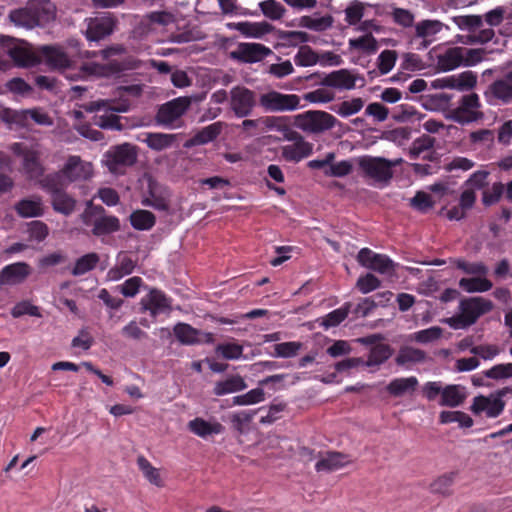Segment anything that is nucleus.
Instances as JSON below:
<instances>
[{
  "label": "nucleus",
  "mask_w": 512,
  "mask_h": 512,
  "mask_svg": "<svg viewBox=\"0 0 512 512\" xmlns=\"http://www.w3.org/2000/svg\"><path fill=\"white\" fill-rule=\"evenodd\" d=\"M466 399L465 388L460 385H448L443 388L440 400L441 406L457 407Z\"/></svg>",
  "instance_id": "nucleus-36"
},
{
  "label": "nucleus",
  "mask_w": 512,
  "mask_h": 512,
  "mask_svg": "<svg viewBox=\"0 0 512 512\" xmlns=\"http://www.w3.org/2000/svg\"><path fill=\"white\" fill-rule=\"evenodd\" d=\"M235 28L245 37L261 38L270 32V25L266 22H239Z\"/></svg>",
  "instance_id": "nucleus-39"
},
{
  "label": "nucleus",
  "mask_w": 512,
  "mask_h": 512,
  "mask_svg": "<svg viewBox=\"0 0 512 512\" xmlns=\"http://www.w3.org/2000/svg\"><path fill=\"white\" fill-rule=\"evenodd\" d=\"M64 185L52 182V178H43L41 187L51 195L53 209L65 216L72 214L76 207V200L62 190Z\"/></svg>",
  "instance_id": "nucleus-11"
},
{
  "label": "nucleus",
  "mask_w": 512,
  "mask_h": 512,
  "mask_svg": "<svg viewBox=\"0 0 512 512\" xmlns=\"http://www.w3.org/2000/svg\"><path fill=\"white\" fill-rule=\"evenodd\" d=\"M224 127L225 123L221 121L203 127L185 143V147L189 148L212 142L222 133Z\"/></svg>",
  "instance_id": "nucleus-28"
},
{
  "label": "nucleus",
  "mask_w": 512,
  "mask_h": 512,
  "mask_svg": "<svg viewBox=\"0 0 512 512\" xmlns=\"http://www.w3.org/2000/svg\"><path fill=\"white\" fill-rule=\"evenodd\" d=\"M136 159L135 146L128 143L112 147L105 153V164L113 174H123L125 168L132 166Z\"/></svg>",
  "instance_id": "nucleus-8"
},
{
  "label": "nucleus",
  "mask_w": 512,
  "mask_h": 512,
  "mask_svg": "<svg viewBox=\"0 0 512 512\" xmlns=\"http://www.w3.org/2000/svg\"><path fill=\"white\" fill-rule=\"evenodd\" d=\"M247 387L244 379L241 376H233L224 381L217 382L214 386L213 392L217 396L242 391Z\"/></svg>",
  "instance_id": "nucleus-40"
},
{
  "label": "nucleus",
  "mask_w": 512,
  "mask_h": 512,
  "mask_svg": "<svg viewBox=\"0 0 512 512\" xmlns=\"http://www.w3.org/2000/svg\"><path fill=\"white\" fill-rule=\"evenodd\" d=\"M130 222L136 230H149L156 222L154 214L148 210H136L130 215Z\"/></svg>",
  "instance_id": "nucleus-44"
},
{
  "label": "nucleus",
  "mask_w": 512,
  "mask_h": 512,
  "mask_svg": "<svg viewBox=\"0 0 512 512\" xmlns=\"http://www.w3.org/2000/svg\"><path fill=\"white\" fill-rule=\"evenodd\" d=\"M99 260L100 258L97 253L92 252L85 254L76 260L71 272L74 276L84 275L87 272L93 270L96 267Z\"/></svg>",
  "instance_id": "nucleus-45"
},
{
  "label": "nucleus",
  "mask_w": 512,
  "mask_h": 512,
  "mask_svg": "<svg viewBox=\"0 0 512 512\" xmlns=\"http://www.w3.org/2000/svg\"><path fill=\"white\" fill-rule=\"evenodd\" d=\"M272 54V50L260 43H240L230 53L232 59L243 63H255Z\"/></svg>",
  "instance_id": "nucleus-19"
},
{
  "label": "nucleus",
  "mask_w": 512,
  "mask_h": 512,
  "mask_svg": "<svg viewBox=\"0 0 512 512\" xmlns=\"http://www.w3.org/2000/svg\"><path fill=\"white\" fill-rule=\"evenodd\" d=\"M483 375L493 380L512 378V363L497 364L483 372Z\"/></svg>",
  "instance_id": "nucleus-63"
},
{
  "label": "nucleus",
  "mask_w": 512,
  "mask_h": 512,
  "mask_svg": "<svg viewBox=\"0 0 512 512\" xmlns=\"http://www.w3.org/2000/svg\"><path fill=\"white\" fill-rule=\"evenodd\" d=\"M45 62L52 68L64 70L66 77L73 79L69 72L71 60L61 47L58 46H43L40 49Z\"/></svg>",
  "instance_id": "nucleus-23"
},
{
  "label": "nucleus",
  "mask_w": 512,
  "mask_h": 512,
  "mask_svg": "<svg viewBox=\"0 0 512 512\" xmlns=\"http://www.w3.org/2000/svg\"><path fill=\"white\" fill-rule=\"evenodd\" d=\"M434 142H435V140L428 135H423V136L415 139L412 142V145L409 149L410 157L412 159H417L420 156V154L431 149L434 145Z\"/></svg>",
  "instance_id": "nucleus-62"
},
{
  "label": "nucleus",
  "mask_w": 512,
  "mask_h": 512,
  "mask_svg": "<svg viewBox=\"0 0 512 512\" xmlns=\"http://www.w3.org/2000/svg\"><path fill=\"white\" fill-rule=\"evenodd\" d=\"M426 359V354L424 351L410 347L405 346L400 348L396 358L395 362L397 365L403 366L406 364H415V363H421L424 362Z\"/></svg>",
  "instance_id": "nucleus-41"
},
{
  "label": "nucleus",
  "mask_w": 512,
  "mask_h": 512,
  "mask_svg": "<svg viewBox=\"0 0 512 512\" xmlns=\"http://www.w3.org/2000/svg\"><path fill=\"white\" fill-rule=\"evenodd\" d=\"M259 104L267 112L294 111L300 106V98L295 94H283L272 90L260 95Z\"/></svg>",
  "instance_id": "nucleus-10"
},
{
  "label": "nucleus",
  "mask_w": 512,
  "mask_h": 512,
  "mask_svg": "<svg viewBox=\"0 0 512 512\" xmlns=\"http://www.w3.org/2000/svg\"><path fill=\"white\" fill-rule=\"evenodd\" d=\"M455 480V473L450 472L439 476L431 483L433 493L448 495Z\"/></svg>",
  "instance_id": "nucleus-58"
},
{
  "label": "nucleus",
  "mask_w": 512,
  "mask_h": 512,
  "mask_svg": "<svg viewBox=\"0 0 512 512\" xmlns=\"http://www.w3.org/2000/svg\"><path fill=\"white\" fill-rule=\"evenodd\" d=\"M393 354V349L384 343L376 344L371 347L367 360L365 361L366 367H379L386 362Z\"/></svg>",
  "instance_id": "nucleus-37"
},
{
  "label": "nucleus",
  "mask_w": 512,
  "mask_h": 512,
  "mask_svg": "<svg viewBox=\"0 0 512 512\" xmlns=\"http://www.w3.org/2000/svg\"><path fill=\"white\" fill-rule=\"evenodd\" d=\"M120 229V222L116 216L106 215L102 212L92 233L95 236L111 234Z\"/></svg>",
  "instance_id": "nucleus-42"
},
{
  "label": "nucleus",
  "mask_w": 512,
  "mask_h": 512,
  "mask_svg": "<svg viewBox=\"0 0 512 512\" xmlns=\"http://www.w3.org/2000/svg\"><path fill=\"white\" fill-rule=\"evenodd\" d=\"M145 180L147 188L141 201L142 205L159 211H167L170 206L169 190L150 176L146 177Z\"/></svg>",
  "instance_id": "nucleus-15"
},
{
  "label": "nucleus",
  "mask_w": 512,
  "mask_h": 512,
  "mask_svg": "<svg viewBox=\"0 0 512 512\" xmlns=\"http://www.w3.org/2000/svg\"><path fill=\"white\" fill-rule=\"evenodd\" d=\"M504 193V185L495 182L490 187H485L482 192V203L484 206H492L498 203Z\"/></svg>",
  "instance_id": "nucleus-56"
},
{
  "label": "nucleus",
  "mask_w": 512,
  "mask_h": 512,
  "mask_svg": "<svg viewBox=\"0 0 512 512\" xmlns=\"http://www.w3.org/2000/svg\"><path fill=\"white\" fill-rule=\"evenodd\" d=\"M215 351L226 360H238L242 358L244 348L240 344L227 342L218 344Z\"/></svg>",
  "instance_id": "nucleus-53"
},
{
  "label": "nucleus",
  "mask_w": 512,
  "mask_h": 512,
  "mask_svg": "<svg viewBox=\"0 0 512 512\" xmlns=\"http://www.w3.org/2000/svg\"><path fill=\"white\" fill-rule=\"evenodd\" d=\"M191 98L187 96L177 97L161 105L156 120L164 126H172L179 120L191 106Z\"/></svg>",
  "instance_id": "nucleus-16"
},
{
  "label": "nucleus",
  "mask_w": 512,
  "mask_h": 512,
  "mask_svg": "<svg viewBox=\"0 0 512 512\" xmlns=\"http://www.w3.org/2000/svg\"><path fill=\"white\" fill-rule=\"evenodd\" d=\"M338 123L332 114L320 110H310L295 116V126L309 134L324 133Z\"/></svg>",
  "instance_id": "nucleus-6"
},
{
  "label": "nucleus",
  "mask_w": 512,
  "mask_h": 512,
  "mask_svg": "<svg viewBox=\"0 0 512 512\" xmlns=\"http://www.w3.org/2000/svg\"><path fill=\"white\" fill-rule=\"evenodd\" d=\"M120 71L119 67H115L114 64H110L109 66L101 65L97 63H86L81 66L80 73L81 77L86 76H107L110 72H118Z\"/></svg>",
  "instance_id": "nucleus-48"
},
{
  "label": "nucleus",
  "mask_w": 512,
  "mask_h": 512,
  "mask_svg": "<svg viewBox=\"0 0 512 512\" xmlns=\"http://www.w3.org/2000/svg\"><path fill=\"white\" fill-rule=\"evenodd\" d=\"M85 36L89 41H99L111 35L117 25V19L110 13H103L85 19Z\"/></svg>",
  "instance_id": "nucleus-13"
},
{
  "label": "nucleus",
  "mask_w": 512,
  "mask_h": 512,
  "mask_svg": "<svg viewBox=\"0 0 512 512\" xmlns=\"http://www.w3.org/2000/svg\"><path fill=\"white\" fill-rule=\"evenodd\" d=\"M31 268L25 262H17L5 266L0 271V285H17L26 280Z\"/></svg>",
  "instance_id": "nucleus-25"
},
{
  "label": "nucleus",
  "mask_w": 512,
  "mask_h": 512,
  "mask_svg": "<svg viewBox=\"0 0 512 512\" xmlns=\"http://www.w3.org/2000/svg\"><path fill=\"white\" fill-rule=\"evenodd\" d=\"M173 331L178 341L184 345H194L203 342L212 343L214 341L212 333H203L186 323L176 324Z\"/></svg>",
  "instance_id": "nucleus-22"
},
{
  "label": "nucleus",
  "mask_w": 512,
  "mask_h": 512,
  "mask_svg": "<svg viewBox=\"0 0 512 512\" xmlns=\"http://www.w3.org/2000/svg\"><path fill=\"white\" fill-rule=\"evenodd\" d=\"M137 464L139 469L142 471L144 477L153 485L157 487L163 486V481L160 476V472L157 468L143 456L138 457Z\"/></svg>",
  "instance_id": "nucleus-47"
},
{
  "label": "nucleus",
  "mask_w": 512,
  "mask_h": 512,
  "mask_svg": "<svg viewBox=\"0 0 512 512\" xmlns=\"http://www.w3.org/2000/svg\"><path fill=\"white\" fill-rule=\"evenodd\" d=\"M482 60V52L478 49L450 47L436 56V66L440 71H452L460 66H472Z\"/></svg>",
  "instance_id": "nucleus-3"
},
{
  "label": "nucleus",
  "mask_w": 512,
  "mask_h": 512,
  "mask_svg": "<svg viewBox=\"0 0 512 512\" xmlns=\"http://www.w3.org/2000/svg\"><path fill=\"white\" fill-rule=\"evenodd\" d=\"M256 414V410L253 411H240L231 415V422L235 430L243 434L249 430V424Z\"/></svg>",
  "instance_id": "nucleus-57"
},
{
  "label": "nucleus",
  "mask_w": 512,
  "mask_h": 512,
  "mask_svg": "<svg viewBox=\"0 0 512 512\" xmlns=\"http://www.w3.org/2000/svg\"><path fill=\"white\" fill-rule=\"evenodd\" d=\"M143 286V280L141 277L133 276L129 279H127L124 283L117 286V290L127 298H133L135 297L139 291L140 288Z\"/></svg>",
  "instance_id": "nucleus-61"
},
{
  "label": "nucleus",
  "mask_w": 512,
  "mask_h": 512,
  "mask_svg": "<svg viewBox=\"0 0 512 512\" xmlns=\"http://www.w3.org/2000/svg\"><path fill=\"white\" fill-rule=\"evenodd\" d=\"M319 61V55L314 52L311 47L301 46L294 56V62L300 67H309L316 65Z\"/></svg>",
  "instance_id": "nucleus-52"
},
{
  "label": "nucleus",
  "mask_w": 512,
  "mask_h": 512,
  "mask_svg": "<svg viewBox=\"0 0 512 512\" xmlns=\"http://www.w3.org/2000/svg\"><path fill=\"white\" fill-rule=\"evenodd\" d=\"M365 105V101L360 98H352L335 105L332 110L340 117L347 118L360 112Z\"/></svg>",
  "instance_id": "nucleus-43"
},
{
  "label": "nucleus",
  "mask_w": 512,
  "mask_h": 512,
  "mask_svg": "<svg viewBox=\"0 0 512 512\" xmlns=\"http://www.w3.org/2000/svg\"><path fill=\"white\" fill-rule=\"evenodd\" d=\"M265 400V392L262 388H254L245 394L235 396L233 398V404L244 406L257 404Z\"/></svg>",
  "instance_id": "nucleus-55"
},
{
  "label": "nucleus",
  "mask_w": 512,
  "mask_h": 512,
  "mask_svg": "<svg viewBox=\"0 0 512 512\" xmlns=\"http://www.w3.org/2000/svg\"><path fill=\"white\" fill-rule=\"evenodd\" d=\"M476 83L477 76L472 71H464L459 74L434 79L431 82V86L434 89H454L463 92L473 89Z\"/></svg>",
  "instance_id": "nucleus-18"
},
{
  "label": "nucleus",
  "mask_w": 512,
  "mask_h": 512,
  "mask_svg": "<svg viewBox=\"0 0 512 512\" xmlns=\"http://www.w3.org/2000/svg\"><path fill=\"white\" fill-rule=\"evenodd\" d=\"M23 114V127L29 125V120L42 126H50L53 124L51 117L41 108L26 109L23 110Z\"/></svg>",
  "instance_id": "nucleus-49"
},
{
  "label": "nucleus",
  "mask_w": 512,
  "mask_h": 512,
  "mask_svg": "<svg viewBox=\"0 0 512 512\" xmlns=\"http://www.w3.org/2000/svg\"><path fill=\"white\" fill-rule=\"evenodd\" d=\"M14 209L21 218L41 217L45 212L43 200L38 195H32L19 200L14 205Z\"/></svg>",
  "instance_id": "nucleus-27"
},
{
  "label": "nucleus",
  "mask_w": 512,
  "mask_h": 512,
  "mask_svg": "<svg viewBox=\"0 0 512 512\" xmlns=\"http://www.w3.org/2000/svg\"><path fill=\"white\" fill-rule=\"evenodd\" d=\"M301 348L302 343L297 341L279 343L274 346V356L291 358L296 356Z\"/></svg>",
  "instance_id": "nucleus-64"
},
{
  "label": "nucleus",
  "mask_w": 512,
  "mask_h": 512,
  "mask_svg": "<svg viewBox=\"0 0 512 512\" xmlns=\"http://www.w3.org/2000/svg\"><path fill=\"white\" fill-rule=\"evenodd\" d=\"M188 429L201 438H207L211 435H217L223 432V425L217 420H205L197 417L188 422Z\"/></svg>",
  "instance_id": "nucleus-30"
},
{
  "label": "nucleus",
  "mask_w": 512,
  "mask_h": 512,
  "mask_svg": "<svg viewBox=\"0 0 512 512\" xmlns=\"http://www.w3.org/2000/svg\"><path fill=\"white\" fill-rule=\"evenodd\" d=\"M418 379L415 376L395 378L387 385V392L394 397H401L412 393L418 386Z\"/></svg>",
  "instance_id": "nucleus-35"
},
{
  "label": "nucleus",
  "mask_w": 512,
  "mask_h": 512,
  "mask_svg": "<svg viewBox=\"0 0 512 512\" xmlns=\"http://www.w3.org/2000/svg\"><path fill=\"white\" fill-rule=\"evenodd\" d=\"M135 261L126 253H119L115 265L106 274V281L115 282L130 275L135 269Z\"/></svg>",
  "instance_id": "nucleus-29"
},
{
  "label": "nucleus",
  "mask_w": 512,
  "mask_h": 512,
  "mask_svg": "<svg viewBox=\"0 0 512 512\" xmlns=\"http://www.w3.org/2000/svg\"><path fill=\"white\" fill-rule=\"evenodd\" d=\"M350 306V303H346L342 307L331 311L322 319L321 325L326 329L339 325L347 318Z\"/></svg>",
  "instance_id": "nucleus-51"
},
{
  "label": "nucleus",
  "mask_w": 512,
  "mask_h": 512,
  "mask_svg": "<svg viewBox=\"0 0 512 512\" xmlns=\"http://www.w3.org/2000/svg\"><path fill=\"white\" fill-rule=\"evenodd\" d=\"M352 462L353 461L349 455L341 452L330 451L321 456L315 464V469L317 472L330 473L342 469Z\"/></svg>",
  "instance_id": "nucleus-24"
},
{
  "label": "nucleus",
  "mask_w": 512,
  "mask_h": 512,
  "mask_svg": "<svg viewBox=\"0 0 512 512\" xmlns=\"http://www.w3.org/2000/svg\"><path fill=\"white\" fill-rule=\"evenodd\" d=\"M481 103L476 93L462 96L457 107L447 113V118L461 125L476 122L483 118Z\"/></svg>",
  "instance_id": "nucleus-7"
},
{
  "label": "nucleus",
  "mask_w": 512,
  "mask_h": 512,
  "mask_svg": "<svg viewBox=\"0 0 512 512\" xmlns=\"http://www.w3.org/2000/svg\"><path fill=\"white\" fill-rule=\"evenodd\" d=\"M9 55L18 67L28 68L40 63V58L36 53L26 46H16L10 49Z\"/></svg>",
  "instance_id": "nucleus-33"
},
{
  "label": "nucleus",
  "mask_w": 512,
  "mask_h": 512,
  "mask_svg": "<svg viewBox=\"0 0 512 512\" xmlns=\"http://www.w3.org/2000/svg\"><path fill=\"white\" fill-rule=\"evenodd\" d=\"M489 175L490 172L487 170H477L464 182V187L471 188L474 192L476 190H484L488 184L487 179Z\"/></svg>",
  "instance_id": "nucleus-59"
},
{
  "label": "nucleus",
  "mask_w": 512,
  "mask_h": 512,
  "mask_svg": "<svg viewBox=\"0 0 512 512\" xmlns=\"http://www.w3.org/2000/svg\"><path fill=\"white\" fill-rule=\"evenodd\" d=\"M54 18V6L47 0H33L26 6L13 9L8 19L16 27L33 29Z\"/></svg>",
  "instance_id": "nucleus-1"
},
{
  "label": "nucleus",
  "mask_w": 512,
  "mask_h": 512,
  "mask_svg": "<svg viewBox=\"0 0 512 512\" xmlns=\"http://www.w3.org/2000/svg\"><path fill=\"white\" fill-rule=\"evenodd\" d=\"M451 263H453L458 269L462 270L464 273L469 275L477 276H486L489 269L487 265L483 262H467L462 258L451 259Z\"/></svg>",
  "instance_id": "nucleus-46"
},
{
  "label": "nucleus",
  "mask_w": 512,
  "mask_h": 512,
  "mask_svg": "<svg viewBox=\"0 0 512 512\" xmlns=\"http://www.w3.org/2000/svg\"><path fill=\"white\" fill-rule=\"evenodd\" d=\"M259 7L262 13L271 20L281 19L286 9L284 6L276 0H265L259 3Z\"/></svg>",
  "instance_id": "nucleus-54"
},
{
  "label": "nucleus",
  "mask_w": 512,
  "mask_h": 512,
  "mask_svg": "<svg viewBox=\"0 0 512 512\" xmlns=\"http://www.w3.org/2000/svg\"><path fill=\"white\" fill-rule=\"evenodd\" d=\"M10 150L21 158L23 173L31 180L39 179L44 174L41 162L42 150L38 144L13 143Z\"/></svg>",
  "instance_id": "nucleus-5"
},
{
  "label": "nucleus",
  "mask_w": 512,
  "mask_h": 512,
  "mask_svg": "<svg viewBox=\"0 0 512 512\" xmlns=\"http://www.w3.org/2000/svg\"><path fill=\"white\" fill-rule=\"evenodd\" d=\"M493 303L489 299L477 296L462 299L458 305V313L446 320L453 329H465L477 320L492 311Z\"/></svg>",
  "instance_id": "nucleus-2"
},
{
  "label": "nucleus",
  "mask_w": 512,
  "mask_h": 512,
  "mask_svg": "<svg viewBox=\"0 0 512 512\" xmlns=\"http://www.w3.org/2000/svg\"><path fill=\"white\" fill-rule=\"evenodd\" d=\"M142 311H148L155 318L159 314L171 311V300L160 290L151 289L147 295L141 298Z\"/></svg>",
  "instance_id": "nucleus-21"
},
{
  "label": "nucleus",
  "mask_w": 512,
  "mask_h": 512,
  "mask_svg": "<svg viewBox=\"0 0 512 512\" xmlns=\"http://www.w3.org/2000/svg\"><path fill=\"white\" fill-rule=\"evenodd\" d=\"M297 25L315 32H323L330 29L334 23V18L327 14L320 16L318 13L304 15L298 18Z\"/></svg>",
  "instance_id": "nucleus-32"
},
{
  "label": "nucleus",
  "mask_w": 512,
  "mask_h": 512,
  "mask_svg": "<svg viewBox=\"0 0 512 512\" xmlns=\"http://www.w3.org/2000/svg\"><path fill=\"white\" fill-rule=\"evenodd\" d=\"M485 97L491 105L512 103V69L495 79L487 88Z\"/></svg>",
  "instance_id": "nucleus-12"
},
{
  "label": "nucleus",
  "mask_w": 512,
  "mask_h": 512,
  "mask_svg": "<svg viewBox=\"0 0 512 512\" xmlns=\"http://www.w3.org/2000/svg\"><path fill=\"white\" fill-rule=\"evenodd\" d=\"M357 261L367 269L388 276L395 273L397 266L387 255L375 253L369 248H362L358 252Z\"/></svg>",
  "instance_id": "nucleus-14"
},
{
  "label": "nucleus",
  "mask_w": 512,
  "mask_h": 512,
  "mask_svg": "<svg viewBox=\"0 0 512 512\" xmlns=\"http://www.w3.org/2000/svg\"><path fill=\"white\" fill-rule=\"evenodd\" d=\"M175 141V135L151 133L147 135L146 143L153 150L161 151L170 147Z\"/></svg>",
  "instance_id": "nucleus-50"
},
{
  "label": "nucleus",
  "mask_w": 512,
  "mask_h": 512,
  "mask_svg": "<svg viewBox=\"0 0 512 512\" xmlns=\"http://www.w3.org/2000/svg\"><path fill=\"white\" fill-rule=\"evenodd\" d=\"M92 175L93 167L90 162L83 161L80 156L71 155L58 172L44 178H52V182L65 186L73 182L88 180Z\"/></svg>",
  "instance_id": "nucleus-4"
},
{
  "label": "nucleus",
  "mask_w": 512,
  "mask_h": 512,
  "mask_svg": "<svg viewBox=\"0 0 512 512\" xmlns=\"http://www.w3.org/2000/svg\"><path fill=\"white\" fill-rule=\"evenodd\" d=\"M459 287L467 293H483L491 290L493 283L485 276L462 278Z\"/></svg>",
  "instance_id": "nucleus-38"
},
{
  "label": "nucleus",
  "mask_w": 512,
  "mask_h": 512,
  "mask_svg": "<svg viewBox=\"0 0 512 512\" xmlns=\"http://www.w3.org/2000/svg\"><path fill=\"white\" fill-rule=\"evenodd\" d=\"M321 84L337 90H352L356 87V77L349 70L340 69L325 75Z\"/></svg>",
  "instance_id": "nucleus-26"
},
{
  "label": "nucleus",
  "mask_w": 512,
  "mask_h": 512,
  "mask_svg": "<svg viewBox=\"0 0 512 512\" xmlns=\"http://www.w3.org/2000/svg\"><path fill=\"white\" fill-rule=\"evenodd\" d=\"M402 159L389 161L381 157L365 156L359 160L362 171L377 182L387 183L393 175L392 167L400 164Z\"/></svg>",
  "instance_id": "nucleus-9"
},
{
  "label": "nucleus",
  "mask_w": 512,
  "mask_h": 512,
  "mask_svg": "<svg viewBox=\"0 0 512 512\" xmlns=\"http://www.w3.org/2000/svg\"><path fill=\"white\" fill-rule=\"evenodd\" d=\"M442 28L443 24L439 20H422L415 25V35L423 40L422 46L426 48Z\"/></svg>",
  "instance_id": "nucleus-34"
},
{
  "label": "nucleus",
  "mask_w": 512,
  "mask_h": 512,
  "mask_svg": "<svg viewBox=\"0 0 512 512\" xmlns=\"http://www.w3.org/2000/svg\"><path fill=\"white\" fill-rule=\"evenodd\" d=\"M230 108L238 118L251 114L255 103V93L244 86H235L230 92Z\"/></svg>",
  "instance_id": "nucleus-17"
},
{
  "label": "nucleus",
  "mask_w": 512,
  "mask_h": 512,
  "mask_svg": "<svg viewBox=\"0 0 512 512\" xmlns=\"http://www.w3.org/2000/svg\"><path fill=\"white\" fill-rule=\"evenodd\" d=\"M504 407L505 402L501 395L490 394L489 396H476L470 409L475 415L485 413L487 417L495 418L503 412Z\"/></svg>",
  "instance_id": "nucleus-20"
},
{
  "label": "nucleus",
  "mask_w": 512,
  "mask_h": 512,
  "mask_svg": "<svg viewBox=\"0 0 512 512\" xmlns=\"http://www.w3.org/2000/svg\"><path fill=\"white\" fill-rule=\"evenodd\" d=\"M102 212H105L102 206L93 205L91 201L88 202L85 210L81 214L83 224L87 227H92V229L95 228Z\"/></svg>",
  "instance_id": "nucleus-60"
},
{
  "label": "nucleus",
  "mask_w": 512,
  "mask_h": 512,
  "mask_svg": "<svg viewBox=\"0 0 512 512\" xmlns=\"http://www.w3.org/2000/svg\"><path fill=\"white\" fill-rule=\"evenodd\" d=\"M313 145L306 141L300 140L297 143H291L281 147L282 157L289 162H299L312 154Z\"/></svg>",
  "instance_id": "nucleus-31"
}]
</instances>
